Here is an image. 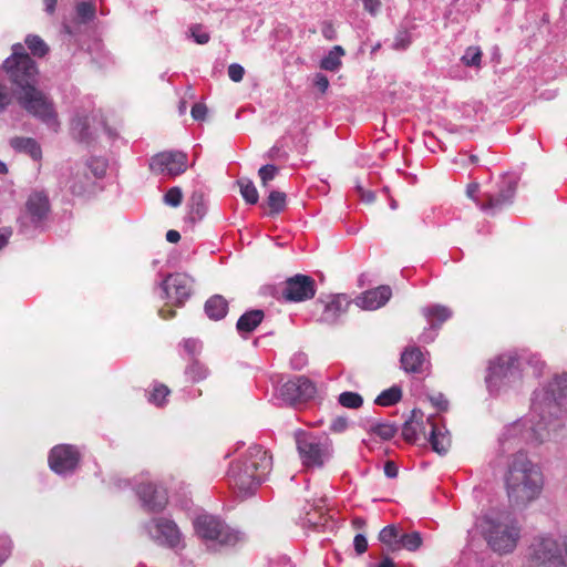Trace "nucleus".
<instances>
[{
    "label": "nucleus",
    "instance_id": "53",
    "mask_svg": "<svg viewBox=\"0 0 567 567\" xmlns=\"http://www.w3.org/2000/svg\"><path fill=\"white\" fill-rule=\"evenodd\" d=\"M353 546L358 555H362L367 551L368 540L364 535L357 534L353 539Z\"/></svg>",
    "mask_w": 567,
    "mask_h": 567
},
{
    "label": "nucleus",
    "instance_id": "46",
    "mask_svg": "<svg viewBox=\"0 0 567 567\" xmlns=\"http://www.w3.org/2000/svg\"><path fill=\"white\" fill-rule=\"evenodd\" d=\"M278 173V168L275 165L268 164L259 168L258 175L264 186H267L268 182L272 181Z\"/></svg>",
    "mask_w": 567,
    "mask_h": 567
},
{
    "label": "nucleus",
    "instance_id": "2",
    "mask_svg": "<svg viewBox=\"0 0 567 567\" xmlns=\"http://www.w3.org/2000/svg\"><path fill=\"white\" fill-rule=\"evenodd\" d=\"M544 485L545 477L540 465L532 461L525 452L515 453L505 475L509 502L525 507L540 497Z\"/></svg>",
    "mask_w": 567,
    "mask_h": 567
},
{
    "label": "nucleus",
    "instance_id": "57",
    "mask_svg": "<svg viewBox=\"0 0 567 567\" xmlns=\"http://www.w3.org/2000/svg\"><path fill=\"white\" fill-rule=\"evenodd\" d=\"M321 32L327 40H334L337 38V31L331 22H323Z\"/></svg>",
    "mask_w": 567,
    "mask_h": 567
},
{
    "label": "nucleus",
    "instance_id": "13",
    "mask_svg": "<svg viewBox=\"0 0 567 567\" xmlns=\"http://www.w3.org/2000/svg\"><path fill=\"white\" fill-rule=\"evenodd\" d=\"M316 385L306 377H296L277 389V398L285 404L295 405L315 396Z\"/></svg>",
    "mask_w": 567,
    "mask_h": 567
},
{
    "label": "nucleus",
    "instance_id": "27",
    "mask_svg": "<svg viewBox=\"0 0 567 567\" xmlns=\"http://www.w3.org/2000/svg\"><path fill=\"white\" fill-rule=\"evenodd\" d=\"M516 185L514 182H508L504 188L501 189L496 197H491L486 205H481L482 210L495 212L503 206L511 204L514 197Z\"/></svg>",
    "mask_w": 567,
    "mask_h": 567
},
{
    "label": "nucleus",
    "instance_id": "36",
    "mask_svg": "<svg viewBox=\"0 0 567 567\" xmlns=\"http://www.w3.org/2000/svg\"><path fill=\"white\" fill-rule=\"evenodd\" d=\"M89 117L75 115L71 121V131L79 140H85L89 137Z\"/></svg>",
    "mask_w": 567,
    "mask_h": 567
},
{
    "label": "nucleus",
    "instance_id": "60",
    "mask_svg": "<svg viewBox=\"0 0 567 567\" xmlns=\"http://www.w3.org/2000/svg\"><path fill=\"white\" fill-rule=\"evenodd\" d=\"M384 474L390 477L394 478L398 476V467L393 462H386L384 465Z\"/></svg>",
    "mask_w": 567,
    "mask_h": 567
},
{
    "label": "nucleus",
    "instance_id": "6",
    "mask_svg": "<svg viewBox=\"0 0 567 567\" xmlns=\"http://www.w3.org/2000/svg\"><path fill=\"white\" fill-rule=\"evenodd\" d=\"M527 560L529 567H567V536L564 540L550 534L534 537Z\"/></svg>",
    "mask_w": 567,
    "mask_h": 567
},
{
    "label": "nucleus",
    "instance_id": "43",
    "mask_svg": "<svg viewBox=\"0 0 567 567\" xmlns=\"http://www.w3.org/2000/svg\"><path fill=\"white\" fill-rule=\"evenodd\" d=\"M268 206L272 213H279L284 210L286 206V194L278 190L270 192L268 196Z\"/></svg>",
    "mask_w": 567,
    "mask_h": 567
},
{
    "label": "nucleus",
    "instance_id": "24",
    "mask_svg": "<svg viewBox=\"0 0 567 567\" xmlns=\"http://www.w3.org/2000/svg\"><path fill=\"white\" fill-rule=\"evenodd\" d=\"M401 364L404 371L412 373H422L429 369L426 355L417 347L406 348L401 355Z\"/></svg>",
    "mask_w": 567,
    "mask_h": 567
},
{
    "label": "nucleus",
    "instance_id": "41",
    "mask_svg": "<svg viewBox=\"0 0 567 567\" xmlns=\"http://www.w3.org/2000/svg\"><path fill=\"white\" fill-rule=\"evenodd\" d=\"M25 44L32 54L38 56H43L49 50L45 42L38 35H28L25 38Z\"/></svg>",
    "mask_w": 567,
    "mask_h": 567
},
{
    "label": "nucleus",
    "instance_id": "56",
    "mask_svg": "<svg viewBox=\"0 0 567 567\" xmlns=\"http://www.w3.org/2000/svg\"><path fill=\"white\" fill-rule=\"evenodd\" d=\"M430 400L432 404L440 411H445L447 409V400L442 393L432 395Z\"/></svg>",
    "mask_w": 567,
    "mask_h": 567
},
{
    "label": "nucleus",
    "instance_id": "35",
    "mask_svg": "<svg viewBox=\"0 0 567 567\" xmlns=\"http://www.w3.org/2000/svg\"><path fill=\"white\" fill-rule=\"evenodd\" d=\"M75 13L81 23H87L95 18L96 7L92 1H81L75 6Z\"/></svg>",
    "mask_w": 567,
    "mask_h": 567
},
{
    "label": "nucleus",
    "instance_id": "34",
    "mask_svg": "<svg viewBox=\"0 0 567 567\" xmlns=\"http://www.w3.org/2000/svg\"><path fill=\"white\" fill-rule=\"evenodd\" d=\"M240 194L246 203L254 205L258 202L259 195L252 181L240 178L238 182Z\"/></svg>",
    "mask_w": 567,
    "mask_h": 567
},
{
    "label": "nucleus",
    "instance_id": "21",
    "mask_svg": "<svg viewBox=\"0 0 567 567\" xmlns=\"http://www.w3.org/2000/svg\"><path fill=\"white\" fill-rule=\"evenodd\" d=\"M137 494L142 504L148 511H161L167 504V493L162 486L153 483L141 484Z\"/></svg>",
    "mask_w": 567,
    "mask_h": 567
},
{
    "label": "nucleus",
    "instance_id": "58",
    "mask_svg": "<svg viewBox=\"0 0 567 567\" xmlns=\"http://www.w3.org/2000/svg\"><path fill=\"white\" fill-rule=\"evenodd\" d=\"M315 85L322 92L324 93L328 87H329V80L326 75H323L322 73H318L316 74L315 76Z\"/></svg>",
    "mask_w": 567,
    "mask_h": 567
},
{
    "label": "nucleus",
    "instance_id": "10",
    "mask_svg": "<svg viewBox=\"0 0 567 567\" xmlns=\"http://www.w3.org/2000/svg\"><path fill=\"white\" fill-rule=\"evenodd\" d=\"M19 104L31 115L40 120L49 130L56 133L60 128V121L52 101L37 85L20 93Z\"/></svg>",
    "mask_w": 567,
    "mask_h": 567
},
{
    "label": "nucleus",
    "instance_id": "45",
    "mask_svg": "<svg viewBox=\"0 0 567 567\" xmlns=\"http://www.w3.org/2000/svg\"><path fill=\"white\" fill-rule=\"evenodd\" d=\"M183 198L182 189L177 186L169 188L164 195V203L172 207L181 205Z\"/></svg>",
    "mask_w": 567,
    "mask_h": 567
},
{
    "label": "nucleus",
    "instance_id": "9",
    "mask_svg": "<svg viewBox=\"0 0 567 567\" xmlns=\"http://www.w3.org/2000/svg\"><path fill=\"white\" fill-rule=\"evenodd\" d=\"M295 441L300 460L307 467H321L332 455V443L326 434L297 430Z\"/></svg>",
    "mask_w": 567,
    "mask_h": 567
},
{
    "label": "nucleus",
    "instance_id": "14",
    "mask_svg": "<svg viewBox=\"0 0 567 567\" xmlns=\"http://www.w3.org/2000/svg\"><path fill=\"white\" fill-rule=\"evenodd\" d=\"M60 186L75 196H83L94 189L93 178L78 164L64 167L59 178Z\"/></svg>",
    "mask_w": 567,
    "mask_h": 567
},
{
    "label": "nucleus",
    "instance_id": "47",
    "mask_svg": "<svg viewBox=\"0 0 567 567\" xmlns=\"http://www.w3.org/2000/svg\"><path fill=\"white\" fill-rule=\"evenodd\" d=\"M411 43V35L406 30H400L393 41L394 50H405Z\"/></svg>",
    "mask_w": 567,
    "mask_h": 567
},
{
    "label": "nucleus",
    "instance_id": "38",
    "mask_svg": "<svg viewBox=\"0 0 567 567\" xmlns=\"http://www.w3.org/2000/svg\"><path fill=\"white\" fill-rule=\"evenodd\" d=\"M422 543V536L419 532L402 534L399 538L400 548H405L409 551H415L421 547Z\"/></svg>",
    "mask_w": 567,
    "mask_h": 567
},
{
    "label": "nucleus",
    "instance_id": "20",
    "mask_svg": "<svg viewBox=\"0 0 567 567\" xmlns=\"http://www.w3.org/2000/svg\"><path fill=\"white\" fill-rule=\"evenodd\" d=\"M49 200L42 193H34L30 195L25 204V213L21 218L24 226H38L48 215Z\"/></svg>",
    "mask_w": 567,
    "mask_h": 567
},
{
    "label": "nucleus",
    "instance_id": "22",
    "mask_svg": "<svg viewBox=\"0 0 567 567\" xmlns=\"http://www.w3.org/2000/svg\"><path fill=\"white\" fill-rule=\"evenodd\" d=\"M323 310L319 320L323 323L332 324L344 315L349 307V299L346 295H334L322 301Z\"/></svg>",
    "mask_w": 567,
    "mask_h": 567
},
{
    "label": "nucleus",
    "instance_id": "28",
    "mask_svg": "<svg viewBox=\"0 0 567 567\" xmlns=\"http://www.w3.org/2000/svg\"><path fill=\"white\" fill-rule=\"evenodd\" d=\"M227 311L228 302L220 295L210 297L205 303V312L213 320L223 319L227 315Z\"/></svg>",
    "mask_w": 567,
    "mask_h": 567
},
{
    "label": "nucleus",
    "instance_id": "33",
    "mask_svg": "<svg viewBox=\"0 0 567 567\" xmlns=\"http://www.w3.org/2000/svg\"><path fill=\"white\" fill-rule=\"evenodd\" d=\"M401 398V389L396 385H393L390 389L382 391L374 400V403L380 406H390L399 402Z\"/></svg>",
    "mask_w": 567,
    "mask_h": 567
},
{
    "label": "nucleus",
    "instance_id": "40",
    "mask_svg": "<svg viewBox=\"0 0 567 567\" xmlns=\"http://www.w3.org/2000/svg\"><path fill=\"white\" fill-rule=\"evenodd\" d=\"M168 395L169 389L166 385L156 384L148 394V402L156 406H163L166 403Z\"/></svg>",
    "mask_w": 567,
    "mask_h": 567
},
{
    "label": "nucleus",
    "instance_id": "4",
    "mask_svg": "<svg viewBox=\"0 0 567 567\" xmlns=\"http://www.w3.org/2000/svg\"><path fill=\"white\" fill-rule=\"evenodd\" d=\"M477 528L488 547L499 554L513 553L522 536L518 520L506 511H489L477 520Z\"/></svg>",
    "mask_w": 567,
    "mask_h": 567
},
{
    "label": "nucleus",
    "instance_id": "5",
    "mask_svg": "<svg viewBox=\"0 0 567 567\" xmlns=\"http://www.w3.org/2000/svg\"><path fill=\"white\" fill-rule=\"evenodd\" d=\"M522 360L516 352H507L489 362L485 378L487 389L493 394L520 388L523 383Z\"/></svg>",
    "mask_w": 567,
    "mask_h": 567
},
{
    "label": "nucleus",
    "instance_id": "31",
    "mask_svg": "<svg viewBox=\"0 0 567 567\" xmlns=\"http://www.w3.org/2000/svg\"><path fill=\"white\" fill-rule=\"evenodd\" d=\"M79 166H84L85 172L89 173L95 183L96 179H101L104 177L107 169V162L102 157H92L84 164H78Z\"/></svg>",
    "mask_w": 567,
    "mask_h": 567
},
{
    "label": "nucleus",
    "instance_id": "1",
    "mask_svg": "<svg viewBox=\"0 0 567 567\" xmlns=\"http://www.w3.org/2000/svg\"><path fill=\"white\" fill-rule=\"evenodd\" d=\"M567 396V373L555 375L550 381L534 390L529 413L508 425L499 436L504 452L524 445L538 446L559 437L565 423L560 401Z\"/></svg>",
    "mask_w": 567,
    "mask_h": 567
},
{
    "label": "nucleus",
    "instance_id": "17",
    "mask_svg": "<svg viewBox=\"0 0 567 567\" xmlns=\"http://www.w3.org/2000/svg\"><path fill=\"white\" fill-rule=\"evenodd\" d=\"M316 293L315 280L306 275H296L286 280L282 296L289 301L300 302Z\"/></svg>",
    "mask_w": 567,
    "mask_h": 567
},
{
    "label": "nucleus",
    "instance_id": "55",
    "mask_svg": "<svg viewBox=\"0 0 567 567\" xmlns=\"http://www.w3.org/2000/svg\"><path fill=\"white\" fill-rule=\"evenodd\" d=\"M363 8L371 16H375L379 13V11L381 9V1L380 0H363Z\"/></svg>",
    "mask_w": 567,
    "mask_h": 567
},
{
    "label": "nucleus",
    "instance_id": "50",
    "mask_svg": "<svg viewBox=\"0 0 567 567\" xmlns=\"http://www.w3.org/2000/svg\"><path fill=\"white\" fill-rule=\"evenodd\" d=\"M245 74V69L238 63H231L228 66V76L231 81L238 83L243 80Z\"/></svg>",
    "mask_w": 567,
    "mask_h": 567
},
{
    "label": "nucleus",
    "instance_id": "64",
    "mask_svg": "<svg viewBox=\"0 0 567 567\" xmlns=\"http://www.w3.org/2000/svg\"><path fill=\"white\" fill-rule=\"evenodd\" d=\"M305 362H306V358H305V355H303V354H298V355H296V357L292 359V361H291L292 367H293L295 369H301V368H302V365L305 364Z\"/></svg>",
    "mask_w": 567,
    "mask_h": 567
},
{
    "label": "nucleus",
    "instance_id": "44",
    "mask_svg": "<svg viewBox=\"0 0 567 567\" xmlns=\"http://www.w3.org/2000/svg\"><path fill=\"white\" fill-rule=\"evenodd\" d=\"M186 374L192 379L194 382L202 381L207 378L208 370L206 367L200 364L199 362H193L188 368L186 369Z\"/></svg>",
    "mask_w": 567,
    "mask_h": 567
},
{
    "label": "nucleus",
    "instance_id": "29",
    "mask_svg": "<svg viewBox=\"0 0 567 567\" xmlns=\"http://www.w3.org/2000/svg\"><path fill=\"white\" fill-rule=\"evenodd\" d=\"M264 312L261 310H250L245 312L237 321V330L240 333L254 331L262 321Z\"/></svg>",
    "mask_w": 567,
    "mask_h": 567
},
{
    "label": "nucleus",
    "instance_id": "59",
    "mask_svg": "<svg viewBox=\"0 0 567 567\" xmlns=\"http://www.w3.org/2000/svg\"><path fill=\"white\" fill-rule=\"evenodd\" d=\"M11 553V542L6 539L0 548V565L9 557Z\"/></svg>",
    "mask_w": 567,
    "mask_h": 567
},
{
    "label": "nucleus",
    "instance_id": "62",
    "mask_svg": "<svg viewBox=\"0 0 567 567\" xmlns=\"http://www.w3.org/2000/svg\"><path fill=\"white\" fill-rule=\"evenodd\" d=\"M11 230L8 228L0 229V250L8 244Z\"/></svg>",
    "mask_w": 567,
    "mask_h": 567
},
{
    "label": "nucleus",
    "instance_id": "26",
    "mask_svg": "<svg viewBox=\"0 0 567 567\" xmlns=\"http://www.w3.org/2000/svg\"><path fill=\"white\" fill-rule=\"evenodd\" d=\"M10 146L18 153L29 155L33 161L42 158V150L38 141L32 137L16 136L10 140Z\"/></svg>",
    "mask_w": 567,
    "mask_h": 567
},
{
    "label": "nucleus",
    "instance_id": "48",
    "mask_svg": "<svg viewBox=\"0 0 567 567\" xmlns=\"http://www.w3.org/2000/svg\"><path fill=\"white\" fill-rule=\"evenodd\" d=\"M189 33L193 40L198 44H206L210 39L209 33L206 32L204 28L198 24L193 25L189 29Z\"/></svg>",
    "mask_w": 567,
    "mask_h": 567
},
{
    "label": "nucleus",
    "instance_id": "49",
    "mask_svg": "<svg viewBox=\"0 0 567 567\" xmlns=\"http://www.w3.org/2000/svg\"><path fill=\"white\" fill-rule=\"evenodd\" d=\"M183 349L185 350V352L189 355H195L197 353H199L200 349H202V343L199 340L197 339H185L183 341Z\"/></svg>",
    "mask_w": 567,
    "mask_h": 567
},
{
    "label": "nucleus",
    "instance_id": "18",
    "mask_svg": "<svg viewBox=\"0 0 567 567\" xmlns=\"http://www.w3.org/2000/svg\"><path fill=\"white\" fill-rule=\"evenodd\" d=\"M430 328L420 336V341L429 343L434 340L440 326L452 317V310L442 305H431L422 309Z\"/></svg>",
    "mask_w": 567,
    "mask_h": 567
},
{
    "label": "nucleus",
    "instance_id": "32",
    "mask_svg": "<svg viewBox=\"0 0 567 567\" xmlns=\"http://www.w3.org/2000/svg\"><path fill=\"white\" fill-rule=\"evenodd\" d=\"M399 530L394 525H388L383 529H381L379 534V540L389 546L391 550L400 549L399 545Z\"/></svg>",
    "mask_w": 567,
    "mask_h": 567
},
{
    "label": "nucleus",
    "instance_id": "54",
    "mask_svg": "<svg viewBox=\"0 0 567 567\" xmlns=\"http://www.w3.org/2000/svg\"><path fill=\"white\" fill-rule=\"evenodd\" d=\"M190 113H192V117L195 121H203L206 117L207 107L205 104L196 103L193 105Z\"/></svg>",
    "mask_w": 567,
    "mask_h": 567
},
{
    "label": "nucleus",
    "instance_id": "52",
    "mask_svg": "<svg viewBox=\"0 0 567 567\" xmlns=\"http://www.w3.org/2000/svg\"><path fill=\"white\" fill-rule=\"evenodd\" d=\"M12 95L4 84L0 83V112L11 104Z\"/></svg>",
    "mask_w": 567,
    "mask_h": 567
},
{
    "label": "nucleus",
    "instance_id": "61",
    "mask_svg": "<svg viewBox=\"0 0 567 567\" xmlns=\"http://www.w3.org/2000/svg\"><path fill=\"white\" fill-rule=\"evenodd\" d=\"M44 11L52 16L55 12L58 0H43Z\"/></svg>",
    "mask_w": 567,
    "mask_h": 567
},
{
    "label": "nucleus",
    "instance_id": "15",
    "mask_svg": "<svg viewBox=\"0 0 567 567\" xmlns=\"http://www.w3.org/2000/svg\"><path fill=\"white\" fill-rule=\"evenodd\" d=\"M163 297L182 305L189 298L193 288V279L182 272L167 276L162 282Z\"/></svg>",
    "mask_w": 567,
    "mask_h": 567
},
{
    "label": "nucleus",
    "instance_id": "39",
    "mask_svg": "<svg viewBox=\"0 0 567 567\" xmlns=\"http://www.w3.org/2000/svg\"><path fill=\"white\" fill-rule=\"evenodd\" d=\"M338 402L347 409H359L363 404V399L357 392L346 391L339 394Z\"/></svg>",
    "mask_w": 567,
    "mask_h": 567
},
{
    "label": "nucleus",
    "instance_id": "30",
    "mask_svg": "<svg viewBox=\"0 0 567 567\" xmlns=\"http://www.w3.org/2000/svg\"><path fill=\"white\" fill-rule=\"evenodd\" d=\"M344 50L340 45L333 47L320 62V68L326 71H337L341 65V58Z\"/></svg>",
    "mask_w": 567,
    "mask_h": 567
},
{
    "label": "nucleus",
    "instance_id": "7",
    "mask_svg": "<svg viewBox=\"0 0 567 567\" xmlns=\"http://www.w3.org/2000/svg\"><path fill=\"white\" fill-rule=\"evenodd\" d=\"M9 82L14 86L17 96L38 83V68L35 62L24 52L20 43L12 47V54L2 64Z\"/></svg>",
    "mask_w": 567,
    "mask_h": 567
},
{
    "label": "nucleus",
    "instance_id": "63",
    "mask_svg": "<svg viewBox=\"0 0 567 567\" xmlns=\"http://www.w3.org/2000/svg\"><path fill=\"white\" fill-rule=\"evenodd\" d=\"M478 187H480V186H478V184H477V183H472V184H470V185L467 186V188H466V195H467V197H470V198H471V199H473V200H476V199H475V195H476V194H477V192H478Z\"/></svg>",
    "mask_w": 567,
    "mask_h": 567
},
{
    "label": "nucleus",
    "instance_id": "16",
    "mask_svg": "<svg viewBox=\"0 0 567 567\" xmlns=\"http://www.w3.org/2000/svg\"><path fill=\"white\" fill-rule=\"evenodd\" d=\"M145 530L152 539L161 545L175 547L181 542V533L177 525L166 518H155L145 525Z\"/></svg>",
    "mask_w": 567,
    "mask_h": 567
},
{
    "label": "nucleus",
    "instance_id": "51",
    "mask_svg": "<svg viewBox=\"0 0 567 567\" xmlns=\"http://www.w3.org/2000/svg\"><path fill=\"white\" fill-rule=\"evenodd\" d=\"M330 431L333 433H342L348 429V419L346 416H337L331 421Z\"/></svg>",
    "mask_w": 567,
    "mask_h": 567
},
{
    "label": "nucleus",
    "instance_id": "11",
    "mask_svg": "<svg viewBox=\"0 0 567 567\" xmlns=\"http://www.w3.org/2000/svg\"><path fill=\"white\" fill-rule=\"evenodd\" d=\"M81 460V452L75 445L59 444L51 449L48 457L50 468L60 476L74 473Z\"/></svg>",
    "mask_w": 567,
    "mask_h": 567
},
{
    "label": "nucleus",
    "instance_id": "37",
    "mask_svg": "<svg viewBox=\"0 0 567 567\" xmlns=\"http://www.w3.org/2000/svg\"><path fill=\"white\" fill-rule=\"evenodd\" d=\"M368 431L382 440H390L394 436L396 427L391 423L375 422L369 425Z\"/></svg>",
    "mask_w": 567,
    "mask_h": 567
},
{
    "label": "nucleus",
    "instance_id": "12",
    "mask_svg": "<svg viewBox=\"0 0 567 567\" xmlns=\"http://www.w3.org/2000/svg\"><path fill=\"white\" fill-rule=\"evenodd\" d=\"M187 166V155L178 151L158 153L150 161V169L153 174L167 177L183 174Z\"/></svg>",
    "mask_w": 567,
    "mask_h": 567
},
{
    "label": "nucleus",
    "instance_id": "8",
    "mask_svg": "<svg viewBox=\"0 0 567 567\" xmlns=\"http://www.w3.org/2000/svg\"><path fill=\"white\" fill-rule=\"evenodd\" d=\"M196 535L208 548L235 546L245 539V535L225 524L220 518L204 514L194 522Z\"/></svg>",
    "mask_w": 567,
    "mask_h": 567
},
{
    "label": "nucleus",
    "instance_id": "19",
    "mask_svg": "<svg viewBox=\"0 0 567 567\" xmlns=\"http://www.w3.org/2000/svg\"><path fill=\"white\" fill-rule=\"evenodd\" d=\"M433 417L424 416L421 411L413 410L411 417L404 423L402 435L408 442H416L421 439L426 440L432 425Z\"/></svg>",
    "mask_w": 567,
    "mask_h": 567
},
{
    "label": "nucleus",
    "instance_id": "42",
    "mask_svg": "<svg viewBox=\"0 0 567 567\" xmlns=\"http://www.w3.org/2000/svg\"><path fill=\"white\" fill-rule=\"evenodd\" d=\"M461 60L466 66H480L482 51L477 47H470L466 49Z\"/></svg>",
    "mask_w": 567,
    "mask_h": 567
},
{
    "label": "nucleus",
    "instance_id": "23",
    "mask_svg": "<svg viewBox=\"0 0 567 567\" xmlns=\"http://www.w3.org/2000/svg\"><path fill=\"white\" fill-rule=\"evenodd\" d=\"M391 296L392 291L389 286H380L361 293L355 299V305L364 310H377L383 307L390 300Z\"/></svg>",
    "mask_w": 567,
    "mask_h": 567
},
{
    "label": "nucleus",
    "instance_id": "3",
    "mask_svg": "<svg viewBox=\"0 0 567 567\" xmlns=\"http://www.w3.org/2000/svg\"><path fill=\"white\" fill-rule=\"evenodd\" d=\"M272 468V457L261 446L252 445L231 463L229 483L243 496L251 495L267 478Z\"/></svg>",
    "mask_w": 567,
    "mask_h": 567
},
{
    "label": "nucleus",
    "instance_id": "25",
    "mask_svg": "<svg viewBox=\"0 0 567 567\" xmlns=\"http://www.w3.org/2000/svg\"><path fill=\"white\" fill-rule=\"evenodd\" d=\"M426 440L431 443L433 451L439 454H445L451 446V437L447 430L444 425H439L434 421L430 426Z\"/></svg>",
    "mask_w": 567,
    "mask_h": 567
}]
</instances>
